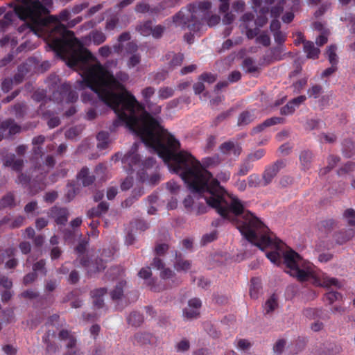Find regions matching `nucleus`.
<instances>
[{
    "label": "nucleus",
    "mask_w": 355,
    "mask_h": 355,
    "mask_svg": "<svg viewBox=\"0 0 355 355\" xmlns=\"http://www.w3.org/2000/svg\"><path fill=\"white\" fill-rule=\"evenodd\" d=\"M53 33V51L70 68L80 71L83 77L80 86L90 87L97 94L101 102L116 113L117 119L110 130L113 131L124 125L144 143H151L163 150L160 139L164 131L161 125L125 88L124 83L129 79L128 74L119 71L114 76L100 62L92 64L95 60L94 55L75 37L73 32L64 26H57Z\"/></svg>",
    "instance_id": "1"
},
{
    "label": "nucleus",
    "mask_w": 355,
    "mask_h": 355,
    "mask_svg": "<svg viewBox=\"0 0 355 355\" xmlns=\"http://www.w3.org/2000/svg\"><path fill=\"white\" fill-rule=\"evenodd\" d=\"M175 157L176 170L189 190L202 196L207 204L215 209L223 219L232 220L243 214L237 228L246 240L261 250L270 246L279 247L282 241L273 240L268 235V227L252 212L245 211L244 203L241 200L235 196L231 197L230 202L226 200L225 189L198 161L184 153L175 155Z\"/></svg>",
    "instance_id": "2"
},
{
    "label": "nucleus",
    "mask_w": 355,
    "mask_h": 355,
    "mask_svg": "<svg viewBox=\"0 0 355 355\" xmlns=\"http://www.w3.org/2000/svg\"><path fill=\"white\" fill-rule=\"evenodd\" d=\"M49 3V0H30L27 3V6H17L16 15L23 21L28 20L25 23L19 27V31L22 32L25 28H28L31 31L36 33L42 27H45L48 34L47 40L49 47L53 51L51 46V41L54 37L55 28L62 25L66 28L67 27L61 24L57 19H55V23L53 24L47 25V19L43 17L49 13L48 8L46 6Z\"/></svg>",
    "instance_id": "3"
},
{
    "label": "nucleus",
    "mask_w": 355,
    "mask_h": 355,
    "mask_svg": "<svg viewBox=\"0 0 355 355\" xmlns=\"http://www.w3.org/2000/svg\"><path fill=\"white\" fill-rule=\"evenodd\" d=\"M161 129L164 131L163 135H162V137H161L162 138L160 139L161 145L163 146L162 148H164L162 150L163 153H162V152H161V150H162L161 147L159 148V147H158L151 143L150 144L148 142H145L144 144L147 146L152 148L157 153L159 157H161L163 159V161L168 165L169 168L173 172L178 174L181 178H182V175L178 171V169L176 170V166H175L176 159H175V157H173V155L175 156V155H179L180 153L190 155L196 161H198L200 164L202 168H204L206 171H207V170L205 167L209 168V167L216 166L220 163L221 159L218 155H214V156H211V157H205L202 160V164L191 153H189L187 151H184V150H181V151L178 152V150L180 148V143L179 140L177 139L176 138H175V137L173 135H171L169 132H168L167 130L164 129L162 125H161Z\"/></svg>",
    "instance_id": "4"
},
{
    "label": "nucleus",
    "mask_w": 355,
    "mask_h": 355,
    "mask_svg": "<svg viewBox=\"0 0 355 355\" xmlns=\"http://www.w3.org/2000/svg\"><path fill=\"white\" fill-rule=\"evenodd\" d=\"M211 8V2L205 0L196 3H190L183 7L173 17V22L182 30H189V33L184 35V38L189 44L193 42V33L200 31L203 19Z\"/></svg>",
    "instance_id": "5"
},
{
    "label": "nucleus",
    "mask_w": 355,
    "mask_h": 355,
    "mask_svg": "<svg viewBox=\"0 0 355 355\" xmlns=\"http://www.w3.org/2000/svg\"><path fill=\"white\" fill-rule=\"evenodd\" d=\"M284 262L289 269L287 272L300 282H305L312 275L311 263L292 250L284 254Z\"/></svg>",
    "instance_id": "6"
},
{
    "label": "nucleus",
    "mask_w": 355,
    "mask_h": 355,
    "mask_svg": "<svg viewBox=\"0 0 355 355\" xmlns=\"http://www.w3.org/2000/svg\"><path fill=\"white\" fill-rule=\"evenodd\" d=\"M286 166V162L283 159H278L272 164L265 166L261 177L266 186L270 184L277 176L281 169Z\"/></svg>",
    "instance_id": "7"
},
{
    "label": "nucleus",
    "mask_w": 355,
    "mask_h": 355,
    "mask_svg": "<svg viewBox=\"0 0 355 355\" xmlns=\"http://www.w3.org/2000/svg\"><path fill=\"white\" fill-rule=\"evenodd\" d=\"M21 126L12 119L0 121V141L4 138H8L21 131Z\"/></svg>",
    "instance_id": "8"
},
{
    "label": "nucleus",
    "mask_w": 355,
    "mask_h": 355,
    "mask_svg": "<svg viewBox=\"0 0 355 355\" xmlns=\"http://www.w3.org/2000/svg\"><path fill=\"white\" fill-rule=\"evenodd\" d=\"M254 15L252 12H246L245 13L241 18L242 21L241 26L246 30V36L248 39H253L259 33V28L257 26L254 28H252L254 25L252 23L253 22Z\"/></svg>",
    "instance_id": "9"
},
{
    "label": "nucleus",
    "mask_w": 355,
    "mask_h": 355,
    "mask_svg": "<svg viewBox=\"0 0 355 355\" xmlns=\"http://www.w3.org/2000/svg\"><path fill=\"white\" fill-rule=\"evenodd\" d=\"M47 214L58 225H64L68 220L69 211L65 207L55 205L49 209Z\"/></svg>",
    "instance_id": "10"
},
{
    "label": "nucleus",
    "mask_w": 355,
    "mask_h": 355,
    "mask_svg": "<svg viewBox=\"0 0 355 355\" xmlns=\"http://www.w3.org/2000/svg\"><path fill=\"white\" fill-rule=\"evenodd\" d=\"M220 152L224 155H233L234 157L238 158L242 152L241 145L234 141H227L223 142L219 146Z\"/></svg>",
    "instance_id": "11"
},
{
    "label": "nucleus",
    "mask_w": 355,
    "mask_h": 355,
    "mask_svg": "<svg viewBox=\"0 0 355 355\" xmlns=\"http://www.w3.org/2000/svg\"><path fill=\"white\" fill-rule=\"evenodd\" d=\"M80 263L83 266L87 268L88 273L90 275L105 268V262L101 259H96L94 261H89L87 258L83 257L80 258Z\"/></svg>",
    "instance_id": "12"
},
{
    "label": "nucleus",
    "mask_w": 355,
    "mask_h": 355,
    "mask_svg": "<svg viewBox=\"0 0 355 355\" xmlns=\"http://www.w3.org/2000/svg\"><path fill=\"white\" fill-rule=\"evenodd\" d=\"M3 165L10 167L13 171L19 172L24 166V160L21 158H16L13 153L7 154L3 158Z\"/></svg>",
    "instance_id": "13"
},
{
    "label": "nucleus",
    "mask_w": 355,
    "mask_h": 355,
    "mask_svg": "<svg viewBox=\"0 0 355 355\" xmlns=\"http://www.w3.org/2000/svg\"><path fill=\"white\" fill-rule=\"evenodd\" d=\"M32 98L36 102H42V104L40 105V107L37 110L40 114L42 115L43 116L51 115L50 111L44 110L45 105L48 101V99L46 98V95L44 90L35 92L32 96Z\"/></svg>",
    "instance_id": "14"
},
{
    "label": "nucleus",
    "mask_w": 355,
    "mask_h": 355,
    "mask_svg": "<svg viewBox=\"0 0 355 355\" xmlns=\"http://www.w3.org/2000/svg\"><path fill=\"white\" fill-rule=\"evenodd\" d=\"M152 275L151 270L150 268H144L140 270L138 273L139 277L148 279V285L150 287V290L154 292H160L164 289V286L160 285H155V280L153 279H150V276Z\"/></svg>",
    "instance_id": "15"
},
{
    "label": "nucleus",
    "mask_w": 355,
    "mask_h": 355,
    "mask_svg": "<svg viewBox=\"0 0 355 355\" xmlns=\"http://www.w3.org/2000/svg\"><path fill=\"white\" fill-rule=\"evenodd\" d=\"M76 178L81 181L83 186L85 187L92 185L96 180L95 175H90L89 170L87 166L80 169L76 175Z\"/></svg>",
    "instance_id": "16"
},
{
    "label": "nucleus",
    "mask_w": 355,
    "mask_h": 355,
    "mask_svg": "<svg viewBox=\"0 0 355 355\" xmlns=\"http://www.w3.org/2000/svg\"><path fill=\"white\" fill-rule=\"evenodd\" d=\"M284 119L282 117H271L265 120L263 123L259 124L252 130V134H257L263 131L266 128L279 124L283 123Z\"/></svg>",
    "instance_id": "17"
},
{
    "label": "nucleus",
    "mask_w": 355,
    "mask_h": 355,
    "mask_svg": "<svg viewBox=\"0 0 355 355\" xmlns=\"http://www.w3.org/2000/svg\"><path fill=\"white\" fill-rule=\"evenodd\" d=\"M67 83H63L59 85L56 89L53 92L52 95L49 98V101H53L57 103L64 102L66 92H67Z\"/></svg>",
    "instance_id": "18"
},
{
    "label": "nucleus",
    "mask_w": 355,
    "mask_h": 355,
    "mask_svg": "<svg viewBox=\"0 0 355 355\" xmlns=\"http://www.w3.org/2000/svg\"><path fill=\"white\" fill-rule=\"evenodd\" d=\"M105 288H96L91 291V297L93 299V304L95 307L100 309L104 305L103 296L106 294Z\"/></svg>",
    "instance_id": "19"
},
{
    "label": "nucleus",
    "mask_w": 355,
    "mask_h": 355,
    "mask_svg": "<svg viewBox=\"0 0 355 355\" xmlns=\"http://www.w3.org/2000/svg\"><path fill=\"white\" fill-rule=\"evenodd\" d=\"M313 160V153L310 150H304L300 154V161L302 168L304 171L309 170L311 167Z\"/></svg>",
    "instance_id": "20"
},
{
    "label": "nucleus",
    "mask_w": 355,
    "mask_h": 355,
    "mask_svg": "<svg viewBox=\"0 0 355 355\" xmlns=\"http://www.w3.org/2000/svg\"><path fill=\"white\" fill-rule=\"evenodd\" d=\"M303 49L304 53H306L307 58L316 60L319 58L320 50L319 48L315 46L313 42H304Z\"/></svg>",
    "instance_id": "21"
},
{
    "label": "nucleus",
    "mask_w": 355,
    "mask_h": 355,
    "mask_svg": "<svg viewBox=\"0 0 355 355\" xmlns=\"http://www.w3.org/2000/svg\"><path fill=\"white\" fill-rule=\"evenodd\" d=\"M108 209L109 204L105 201H102L97 205V207H93L87 211V217L89 218L99 217L102 214H105Z\"/></svg>",
    "instance_id": "22"
},
{
    "label": "nucleus",
    "mask_w": 355,
    "mask_h": 355,
    "mask_svg": "<svg viewBox=\"0 0 355 355\" xmlns=\"http://www.w3.org/2000/svg\"><path fill=\"white\" fill-rule=\"evenodd\" d=\"M354 234L355 231L350 228L345 231H340L336 233L334 235V239L338 244L342 245L347 241L350 240L354 236Z\"/></svg>",
    "instance_id": "23"
},
{
    "label": "nucleus",
    "mask_w": 355,
    "mask_h": 355,
    "mask_svg": "<svg viewBox=\"0 0 355 355\" xmlns=\"http://www.w3.org/2000/svg\"><path fill=\"white\" fill-rule=\"evenodd\" d=\"M122 162L128 164L130 171H135L134 167L140 164V156L137 153L130 152L123 156Z\"/></svg>",
    "instance_id": "24"
},
{
    "label": "nucleus",
    "mask_w": 355,
    "mask_h": 355,
    "mask_svg": "<svg viewBox=\"0 0 355 355\" xmlns=\"http://www.w3.org/2000/svg\"><path fill=\"white\" fill-rule=\"evenodd\" d=\"M270 11L268 6L261 7L259 12V15L257 19L253 20L252 23L254 25H256L258 28L263 27L268 21L267 15Z\"/></svg>",
    "instance_id": "25"
},
{
    "label": "nucleus",
    "mask_w": 355,
    "mask_h": 355,
    "mask_svg": "<svg viewBox=\"0 0 355 355\" xmlns=\"http://www.w3.org/2000/svg\"><path fill=\"white\" fill-rule=\"evenodd\" d=\"M262 286L261 279L258 277H253L250 280V295L252 299H257L261 293Z\"/></svg>",
    "instance_id": "26"
},
{
    "label": "nucleus",
    "mask_w": 355,
    "mask_h": 355,
    "mask_svg": "<svg viewBox=\"0 0 355 355\" xmlns=\"http://www.w3.org/2000/svg\"><path fill=\"white\" fill-rule=\"evenodd\" d=\"M318 282L319 285L322 287L329 288L331 286H335L340 288L341 286V284L336 278L331 277L327 275H322L320 277H319Z\"/></svg>",
    "instance_id": "27"
},
{
    "label": "nucleus",
    "mask_w": 355,
    "mask_h": 355,
    "mask_svg": "<svg viewBox=\"0 0 355 355\" xmlns=\"http://www.w3.org/2000/svg\"><path fill=\"white\" fill-rule=\"evenodd\" d=\"M336 226V223L334 219L323 220L318 224V230L324 234L331 232Z\"/></svg>",
    "instance_id": "28"
},
{
    "label": "nucleus",
    "mask_w": 355,
    "mask_h": 355,
    "mask_svg": "<svg viewBox=\"0 0 355 355\" xmlns=\"http://www.w3.org/2000/svg\"><path fill=\"white\" fill-rule=\"evenodd\" d=\"M343 151L346 157H351L355 155V143L350 139H347L343 143Z\"/></svg>",
    "instance_id": "29"
},
{
    "label": "nucleus",
    "mask_w": 355,
    "mask_h": 355,
    "mask_svg": "<svg viewBox=\"0 0 355 355\" xmlns=\"http://www.w3.org/2000/svg\"><path fill=\"white\" fill-rule=\"evenodd\" d=\"M278 306L277 298L275 294L272 295L269 299L266 300L263 305V313L269 314L276 309Z\"/></svg>",
    "instance_id": "30"
},
{
    "label": "nucleus",
    "mask_w": 355,
    "mask_h": 355,
    "mask_svg": "<svg viewBox=\"0 0 355 355\" xmlns=\"http://www.w3.org/2000/svg\"><path fill=\"white\" fill-rule=\"evenodd\" d=\"M78 192L79 187L76 183L74 181L69 182L67 185V192L65 194V198L67 202L71 201Z\"/></svg>",
    "instance_id": "31"
},
{
    "label": "nucleus",
    "mask_w": 355,
    "mask_h": 355,
    "mask_svg": "<svg viewBox=\"0 0 355 355\" xmlns=\"http://www.w3.org/2000/svg\"><path fill=\"white\" fill-rule=\"evenodd\" d=\"M110 135L107 132L101 131L98 133L96 139L98 140L97 147L100 150L105 149L108 146Z\"/></svg>",
    "instance_id": "32"
},
{
    "label": "nucleus",
    "mask_w": 355,
    "mask_h": 355,
    "mask_svg": "<svg viewBox=\"0 0 355 355\" xmlns=\"http://www.w3.org/2000/svg\"><path fill=\"white\" fill-rule=\"evenodd\" d=\"M90 40L96 45H100L106 40V35L101 31L93 30L89 33Z\"/></svg>",
    "instance_id": "33"
},
{
    "label": "nucleus",
    "mask_w": 355,
    "mask_h": 355,
    "mask_svg": "<svg viewBox=\"0 0 355 355\" xmlns=\"http://www.w3.org/2000/svg\"><path fill=\"white\" fill-rule=\"evenodd\" d=\"M255 119L253 113L249 111H244L240 114L238 118V125L239 126L246 125L252 122Z\"/></svg>",
    "instance_id": "34"
},
{
    "label": "nucleus",
    "mask_w": 355,
    "mask_h": 355,
    "mask_svg": "<svg viewBox=\"0 0 355 355\" xmlns=\"http://www.w3.org/2000/svg\"><path fill=\"white\" fill-rule=\"evenodd\" d=\"M248 184L250 187H266L263 182V178H260L257 173H252L248 177Z\"/></svg>",
    "instance_id": "35"
},
{
    "label": "nucleus",
    "mask_w": 355,
    "mask_h": 355,
    "mask_svg": "<svg viewBox=\"0 0 355 355\" xmlns=\"http://www.w3.org/2000/svg\"><path fill=\"white\" fill-rule=\"evenodd\" d=\"M15 206V197L12 193H8L0 200V210Z\"/></svg>",
    "instance_id": "36"
},
{
    "label": "nucleus",
    "mask_w": 355,
    "mask_h": 355,
    "mask_svg": "<svg viewBox=\"0 0 355 355\" xmlns=\"http://www.w3.org/2000/svg\"><path fill=\"white\" fill-rule=\"evenodd\" d=\"M153 21L147 20L137 26V30L143 36H149L152 33Z\"/></svg>",
    "instance_id": "37"
},
{
    "label": "nucleus",
    "mask_w": 355,
    "mask_h": 355,
    "mask_svg": "<svg viewBox=\"0 0 355 355\" xmlns=\"http://www.w3.org/2000/svg\"><path fill=\"white\" fill-rule=\"evenodd\" d=\"M337 46L335 44H331L327 47L326 55L327 59L331 64H338V58L336 54Z\"/></svg>",
    "instance_id": "38"
},
{
    "label": "nucleus",
    "mask_w": 355,
    "mask_h": 355,
    "mask_svg": "<svg viewBox=\"0 0 355 355\" xmlns=\"http://www.w3.org/2000/svg\"><path fill=\"white\" fill-rule=\"evenodd\" d=\"M144 322V317L137 311L132 312L128 318L129 324L134 327L140 326Z\"/></svg>",
    "instance_id": "39"
},
{
    "label": "nucleus",
    "mask_w": 355,
    "mask_h": 355,
    "mask_svg": "<svg viewBox=\"0 0 355 355\" xmlns=\"http://www.w3.org/2000/svg\"><path fill=\"white\" fill-rule=\"evenodd\" d=\"M191 266L190 261L184 260L180 257H178V253L176 252V261L174 264L175 269L177 271H187Z\"/></svg>",
    "instance_id": "40"
},
{
    "label": "nucleus",
    "mask_w": 355,
    "mask_h": 355,
    "mask_svg": "<svg viewBox=\"0 0 355 355\" xmlns=\"http://www.w3.org/2000/svg\"><path fill=\"white\" fill-rule=\"evenodd\" d=\"M253 168V164L247 157L243 160L239 166L238 175L240 176H244L248 174Z\"/></svg>",
    "instance_id": "41"
},
{
    "label": "nucleus",
    "mask_w": 355,
    "mask_h": 355,
    "mask_svg": "<svg viewBox=\"0 0 355 355\" xmlns=\"http://www.w3.org/2000/svg\"><path fill=\"white\" fill-rule=\"evenodd\" d=\"M14 13V11H8L4 14L3 19H0V28L1 30H4L11 24L13 21Z\"/></svg>",
    "instance_id": "42"
},
{
    "label": "nucleus",
    "mask_w": 355,
    "mask_h": 355,
    "mask_svg": "<svg viewBox=\"0 0 355 355\" xmlns=\"http://www.w3.org/2000/svg\"><path fill=\"white\" fill-rule=\"evenodd\" d=\"M125 282L121 281L115 286L114 289L111 292V297L112 300L120 299L123 293V287Z\"/></svg>",
    "instance_id": "43"
},
{
    "label": "nucleus",
    "mask_w": 355,
    "mask_h": 355,
    "mask_svg": "<svg viewBox=\"0 0 355 355\" xmlns=\"http://www.w3.org/2000/svg\"><path fill=\"white\" fill-rule=\"evenodd\" d=\"M139 178L142 182L148 181L153 185L157 184L160 180V176L158 173H154L148 177L146 173H142Z\"/></svg>",
    "instance_id": "44"
},
{
    "label": "nucleus",
    "mask_w": 355,
    "mask_h": 355,
    "mask_svg": "<svg viewBox=\"0 0 355 355\" xmlns=\"http://www.w3.org/2000/svg\"><path fill=\"white\" fill-rule=\"evenodd\" d=\"M174 94V89L171 87H160L158 91V96L160 99H166Z\"/></svg>",
    "instance_id": "45"
},
{
    "label": "nucleus",
    "mask_w": 355,
    "mask_h": 355,
    "mask_svg": "<svg viewBox=\"0 0 355 355\" xmlns=\"http://www.w3.org/2000/svg\"><path fill=\"white\" fill-rule=\"evenodd\" d=\"M156 164V161L153 157H148L141 163L142 168L138 172L140 176L142 173H146L148 169L153 168Z\"/></svg>",
    "instance_id": "46"
},
{
    "label": "nucleus",
    "mask_w": 355,
    "mask_h": 355,
    "mask_svg": "<svg viewBox=\"0 0 355 355\" xmlns=\"http://www.w3.org/2000/svg\"><path fill=\"white\" fill-rule=\"evenodd\" d=\"M354 171L355 162L349 161L338 170L337 173L338 175H341L345 173L353 172Z\"/></svg>",
    "instance_id": "47"
},
{
    "label": "nucleus",
    "mask_w": 355,
    "mask_h": 355,
    "mask_svg": "<svg viewBox=\"0 0 355 355\" xmlns=\"http://www.w3.org/2000/svg\"><path fill=\"white\" fill-rule=\"evenodd\" d=\"M322 87L320 85H313L307 91V94L309 98H318L320 94L322 92Z\"/></svg>",
    "instance_id": "48"
},
{
    "label": "nucleus",
    "mask_w": 355,
    "mask_h": 355,
    "mask_svg": "<svg viewBox=\"0 0 355 355\" xmlns=\"http://www.w3.org/2000/svg\"><path fill=\"white\" fill-rule=\"evenodd\" d=\"M243 67L248 73H254L258 71L257 66L255 65L254 60L251 58H247L243 60Z\"/></svg>",
    "instance_id": "49"
},
{
    "label": "nucleus",
    "mask_w": 355,
    "mask_h": 355,
    "mask_svg": "<svg viewBox=\"0 0 355 355\" xmlns=\"http://www.w3.org/2000/svg\"><path fill=\"white\" fill-rule=\"evenodd\" d=\"M67 92H66V97L64 102L67 103H74L77 101L78 95L76 92L71 90L70 84L67 83Z\"/></svg>",
    "instance_id": "50"
},
{
    "label": "nucleus",
    "mask_w": 355,
    "mask_h": 355,
    "mask_svg": "<svg viewBox=\"0 0 355 355\" xmlns=\"http://www.w3.org/2000/svg\"><path fill=\"white\" fill-rule=\"evenodd\" d=\"M218 236V232L217 231H212L209 234H205L202 236L200 243L202 245H205L214 241H215L217 239Z\"/></svg>",
    "instance_id": "51"
},
{
    "label": "nucleus",
    "mask_w": 355,
    "mask_h": 355,
    "mask_svg": "<svg viewBox=\"0 0 355 355\" xmlns=\"http://www.w3.org/2000/svg\"><path fill=\"white\" fill-rule=\"evenodd\" d=\"M266 154L264 149H258L254 152L250 153L246 157L252 162L261 159Z\"/></svg>",
    "instance_id": "52"
},
{
    "label": "nucleus",
    "mask_w": 355,
    "mask_h": 355,
    "mask_svg": "<svg viewBox=\"0 0 355 355\" xmlns=\"http://www.w3.org/2000/svg\"><path fill=\"white\" fill-rule=\"evenodd\" d=\"M106 172L107 167L104 164H99L95 168V173L96 177L102 181H105L106 180Z\"/></svg>",
    "instance_id": "53"
},
{
    "label": "nucleus",
    "mask_w": 355,
    "mask_h": 355,
    "mask_svg": "<svg viewBox=\"0 0 355 355\" xmlns=\"http://www.w3.org/2000/svg\"><path fill=\"white\" fill-rule=\"evenodd\" d=\"M342 298V295L337 291H330L325 294L324 300L328 302L329 304H333L335 301L339 300Z\"/></svg>",
    "instance_id": "54"
},
{
    "label": "nucleus",
    "mask_w": 355,
    "mask_h": 355,
    "mask_svg": "<svg viewBox=\"0 0 355 355\" xmlns=\"http://www.w3.org/2000/svg\"><path fill=\"white\" fill-rule=\"evenodd\" d=\"M46 262L44 259H40V261L35 262L33 265V272L37 273V272H40L43 274V275H46V270L45 268Z\"/></svg>",
    "instance_id": "55"
},
{
    "label": "nucleus",
    "mask_w": 355,
    "mask_h": 355,
    "mask_svg": "<svg viewBox=\"0 0 355 355\" xmlns=\"http://www.w3.org/2000/svg\"><path fill=\"white\" fill-rule=\"evenodd\" d=\"M184 60V55L181 53H175L173 55L171 60L169 62V65L171 68L180 66Z\"/></svg>",
    "instance_id": "56"
},
{
    "label": "nucleus",
    "mask_w": 355,
    "mask_h": 355,
    "mask_svg": "<svg viewBox=\"0 0 355 355\" xmlns=\"http://www.w3.org/2000/svg\"><path fill=\"white\" fill-rule=\"evenodd\" d=\"M200 314V311L196 309L188 306L183 310V315L188 319L196 318Z\"/></svg>",
    "instance_id": "57"
},
{
    "label": "nucleus",
    "mask_w": 355,
    "mask_h": 355,
    "mask_svg": "<svg viewBox=\"0 0 355 355\" xmlns=\"http://www.w3.org/2000/svg\"><path fill=\"white\" fill-rule=\"evenodd\" d=\"M12 110L17 118H21L24 116L25 113V105L18 103L12 106Z\"/></svg>",
    "instance_id": "58"
},
{
    "label": "nucleus",
    "mask_w": 355,
    "mask_h": 355,
    "mask_svg": "<svg viewBox=\"0 0 355 355\" xmlns=\"http://www.w3.org/2000/svg\"><path fill=\"white\" fill-rule=\"evenodd\" d=\"M295 109L294 104L291 101H290L286 105L281 108L280 113L282 115H290L294 113Z\"/></svg>",
    "instance_id": "59"
},
{
    "label": "nucleus",
    "mask_w": 355,
    "mask_h": 355,
    "mask_svg": "<svg viewBox=\"0 0 355 355\" xmlns=\"http://www.w3.org/2000/svg\"><path fill=\"white\" fill-rule=\"evenodd\" d=\"M155 89L153 87H146L141 91L142 97L146 103L150 101V98L154 95Z\"/></svg>",
    "instance_id": "60"
},
{
    "label": "nucleus",
    "mask_w": 355,
    "mask_h": 355,
    "mask_svg": "<svg viewBox=\"0 0 355 355\" xmlns=\"http://www.w3.org/2000/svg\"><path fill=\"white\" fill-rule=\"evenodd\" d=\"M340 157L337 155H331L328 157V164L325 167V170L327 171H331L332 168H334L337 164L340 162Z\"/></svg>",
    "instance_id": "61"
},
{
    "label": "nucleus",
    "mask_w": 355,
    "mask_h": 355,
    "mask_svg": "<svg viewBox=\"0 0 355 355\" xmlns=\"http://www.w3.org/2000/svg\"><path fill=\"white\" fill-rule=\"evenodd\" d=\"M284 10L283 4L279 2L276 6H273L270 10V16L274 19L278 18Z\"/></svg>",
    "instance_id": "62"
},
{
    "label": "nucleus",
    "mask_w": 355,
    "mask_h": 355,
    "mask_svg": "<svg viewBox=\"0 0 355 355\" xmlns=\"http://www.w3.org/2000/svg\"><path fill=\"white\" fill-rule=\"evenodd\" d=\"M344 216L347 219L349 225L355 226V211L353 209H347L344 212Z\"/></svg>",
    "instance_id": "63"
},
{
    "label": "nucleus",
    "mask_w": 355,
    "mask_h": 355,
    "mask_svg": "<svg viewBox=\"0 0 355 355\" xmlns=\"http://www.w3.org/2000/svg\"><path fill=\"white\" fill-rule=\"evenodd\" d=\"M267 258L273 263L279 265L281 261V257L278 252L272 251L266 253Z\"/></svg>",
    "instance_id": "64"
}]
</instances>
